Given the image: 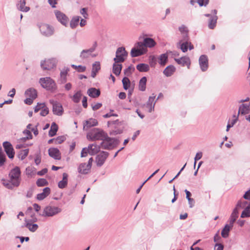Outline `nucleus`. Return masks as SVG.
<instances>
[{
    "label": "nucleus",
    "mask_w": 250,
    "mask_h": 250,
    "mask_svg": "<svg viewBox=\"0 0 250 250\" xmlns=\"http://www.w3.org/2000/svg\"><path fill=\"white\" fill-rule=\"evenodd\" d=\"M250 111V105L247 104H242L239 107L238 114L245 115L248 114Z\"/></svg>",
    "instance_id": "nucleus-27"
},
{
    "label": "nucleus",
    "mask_w": 250,
    "mask_h": 250,
    "mask_svg": "<svg viewBox=\"0 0 250 250\" xmlns=\"http://www.w3.org/2000/svg\"><path fill=\"white\" fill-rule=\"evenodd\" d=\"M156 44V42L152 38H144L143 42H139L135 44L131 50L130 55L132 57H136L144 55L147 52V47L152 48Z\"/></svg>",
    "instance_id": "nucleus-1"
},
{
    "label": "nucleus",
    "mask_w": 250,
    "mask_h": 250,
    "mask_svg": "<svg viewBox=\"0 0 250 250\" xmlns=\"http://www.w3.org/2000/svg\"><path fill=\"white\" fill-rule=\"evenodd\" d=\"M57 60L56 59L52 58L42 61L41 66L43 70H51L56 67Z\"/></svg>",
    "instance_id": "nucleus-9"
},
{
    "label": "nucleus",
    "mask_w": 250,
    "mask_h": 250,
    "mask_svg": "<svg viewBox=\"0 0 250 250\" xmlns=\"http://www.w3.org/2000/svg\"><path fill=\"white\" fill-rule=\"evenodd\" d=\"M175 71V68L173 65L167 66L163 71V73L167 77L171 76Z\"/></svg>",
    "instance_id": "nucleus-32"
},
{
    "label": "nucleus",
    "mask_w": 250,
    "mask_h": 250,
    "mask_svg": "<svg viewBox=\"0 0 250 250\" xmlns=\"http://www.w3.org/2000/svg\"><path fill=\"white\" fill-rule=\"evenodd\" d=\"M61 211V208L59 207L47 206L43 208L42 213L41 212L39 213V215L44 217H53L60 213Z\"/></svg>",
    "instance_id": "nucleus-3"
},
{
    "label": "nucleus",
    "mask_w": 250,
    "mask_h": 250,
    "mask_svg": "<svg viewBox=\"0 0 250 250\" xmlns=\"http://www.w3.org/2000/svg\"><path fill=\"white\" fill-rule=\"evenodd\" d=\"M39 83L42 86L48 90H54L56 89V84L50 77L41 78Z\"/></svg>",
    "instance_id": "nucleus-5"
},
{
    "label": "nucleus",
    "mask_w": 250,
    "mask_h": 250,
    "mask_svg": "<svg viewBox=\"0 0 250 250\" xmlns=\"http://www.w3.org/2000/svg\"><path fill=\"white\" fill-rule=\"evenodd\" d=\"M202 157V153L201 152H197L194 158V166H195L196 161L201 159Z\"/></svg>",
    "instance_id": "nucleus-56"
},
{
    "label": "nucleus",
    "mask_w": 250,
    "mask_h": 250,
    "mask_svg": "<svg viewBox=\"0 0 250 250\" xmlns=\"http://www.w3.org/2000/svg\"><path fill=\"white\" fill-rule=\"evenodd\" d=\"M10 180L15 187H18L20 184L21 171L19 167H16L9 173Z\"/></svg>",
    "instance_id": "nucleus-6"
},
{
    "label": "nucleus",
    "mask_w": 250,
    "mask_h": 250,
    "mask_svg": "<svg viewBox=\"0 0 250 250\" xmlns=\"http://www.w3.org/2000/svg\"><path fill=\"white\" fill-rule=\"evenodd\" d=\"M50 193V189L46 187L43 189L42 192L38 194L37 199L39 200H42L45 198Z\"/></svg>",
    "instance_id": "nucleus-24"
},
{
    "label": "nucleus",
    "mask_w": 250,
    "mask_h": 250,
    "mask_svg": "<svg viewBox=\"0 0 250 250\" xmlns=\"http://www.w3.org/2000/svg\"><path fill=\"white\" fill-rule=\"evenodd\" d=\"M80 17L79 16L74 17L71 21L70 25L72 28H75L79 23Z\"/></svg>",
    "instance_id": "nucleus-39"
},
{
    "label": "nucleus",
    "mask_w": 250,
    "mask_h": 250,
    "mask_svg": "<svg viewBox=\"0 0 250 250\" xmlns=\"http://www.w3.org/2000/svg\"><path fill=\"white\" fill-rule=\"evenodd\" d=\"M108 155V152L105 151H102L100 153L96 158V162L97 166L101 167L104 164Z\"/></svg>",
    "instance_id": "nucleus-13"
},
{
    "label": "nucleus",
    "mask_w": 250,
    "mask_h": 250,
    "mask_svg": "<svg viewBox=\"0 0 250 250\" xmlns=\"http://www.w3.org/2000/svg\"><path fill=\"white\" fill-rule=\"evenodd\" d=\"M119 143V140L109 137L106 134L105 138L101 142V146L103 149L110 150L114 148Z\"/></svg>",
    "instance_id": "nucleus-4"
},
{
    "label": "nucleus",
    "mask_w": 250,
    "mask_h": 250,
    "mask_svg": "<svg viewBox=\"0 0 250 250\" xmlns=\"http://www.w3.org/2000/svg\"><path fill=\"white\" fill-rule=\"evenodd\" d=\"M243 198L246 200L250 199V189L245 192L243 195Z\"/></svg>",
    "instance_id": "nucleus-64"
},
{
    "label": "nucleus",
    "mask_w": 250,
    "mask_h": 250,
    "mask_svg": "<svg viewBox=\"0 0 250 250\" xmlns=\"http://www.w3.org/2000/svg\"><path fill=\"white\" fill-rule=\"evenodd\" d=\"M238 217V210L236 209H234L231 213L229 218V225L233 227V223L235 222Z\"/></svg>",
    "instance_id": "nucleus-29"
},
{
    "label": "nucleus",
    "mask_w": 250,
    "mask_h": 250,
    "mask_svg": "<svg viewBox=\"0 0 250 250\" xmlns=\"http://www.w3.org/2000/svg\"><path fill=\"white\" fill-rule=\"evenodd\" d=\"M89 152L90 149L88 148V146L87 147L83 148L81 151V157H84L86 156L88 153L89 154Z\"/></svg>",
    "instance_id": "nucleus-53"
},
{
    "label": "nucleus",
    "mask_w": 250,
    "mask_h": 250,
    "mask_svg": "<svg viewBox=\"0 0 250 250\" xmlns=\"http://www.w3.org/2000/svg\"><path fill=\"white\" fill-rule=\"evenodd\" d=\"M55 13L58 21L62 24L66 25L68 22V18L65 14L58 10H56Z\"/></svg>",
    "instance_id": "nucleus-17"
},
{
    "label": "nucleus",
    "mask_w": 250,
    "mask_h": 250,
    "mask_svg": "<svg viewBox=\"0 0 250 250\" xmlns=\"http://www.w3.org/2000/svg\"><path fill=\"white\" fill-rule=\"evenodd\" d=\"M50 103L52 104L53 105V113L58 116L62 115L63 112L62 105L60 103L54 101L53 100L50 101Z\"/></svg>",
    "instance_id": "nucleus-12"
},
{
    "label": "nucleus",
    "mask_w": 250,
    "mask_h": 250,
    "mask_svg": "<svg viewBox=\"0 0 250 250\" xmlns=\"http://www.w3.org/2000/svg\"><path fill=\"white\" fill-rule=\"evenodd\" d=\"M64 140L63 136H59L55 139V144H60L63 142Z\"/></svg>",
    "instance_id": "nucleus-57"
},
{
    "label": "nucleus",
    "mask_w": 250,
    "mask_h": 250,
    "mask_svg": "<svg viewBox=\"0 0 250 250\" xmlns=\"http://www.w3.org/2000/svg\"><path fill=\"white\" fill-rule=\"evenodd\" d=\"M92 162L93 158H90L88 160L87 165L86 166V169H82L83 167L85 166V163H82L81 164H80L78 169V172L81 174H87L91 169Z\"/></svg>",
    "instance_id": "nucleus-14"
},
{
    "label": "nucleus",
    "mask_w": 250,
    "mask_h": 250,
    "mask_svg": "<svg viewBox=\"0 0 250 250\" xmlns=\"http://www.w3.org/2000/svg\"><path fill=\"white\" fill-rule=\"evenodd\" d=\"M2 184L3 186L8 189H12L14 187L13 183L11 182V180L8 181L6 180H2Z\"/></svg>",
    "instance_id": "nucleus-48"
},
{
    "label": "nucleus",
    "mask_w": 250,
    "mask_h": 250,
    "mask_svg": "<svg viewBox=\"0 0 250 250\" xmlns=\"http://www.w3.org/2000/svg\"><path fill=\"white\" fill-rule=\"evenodd\" d=\"M88 148L90 149L89 154L90 155H94L100 150V146L95 144L89 145Z\"/></svg>",
    "instance_id": "nucleus-25"
},
{
    "label": "nucleus",
    "mask_w": 250,
    "mask_h": 250,
    "mask_svg": "<svg viewBox=\"0 0 250 250\" xmlns=\"http://www.w3.org/2000/svg\"><path fill=\"white\" fill-rule=\"evenodd\" d=\"M97 44L96 42H95L93 46L88 49H84L83 50L80 55V57L81 59L83 60L87 59L89 58L90 57H94L96 56L95 55L93 54V52L95 50L96 48L97 47Z\"/></svg>",
    "instance_id": "nucleus-8"
},
{
    "label": "nucleus",
    "mask_w": 250,
    "mask_h": 250,
    "mask_svg": "<svg viewBox=\"0 0 250 250\" xmlns=\"http://www.w3.org/2000/svg\"><path fill=\"white\" fill-rule=\"evenodd\" d=\"M67 177L68 175L66 173L62 174V180L60 181L58 183V187L60 188H64L67 184Z\"/></svg>",
    "instance_id": "nucleus-31"
},
{
    "label": "nucleus",
    "mask_w": 250,
    "mask_h": 250,
    "mask_svg": "<svg viewBox=\"0 0 250 250\" xmlns=\"http://www.w3.org/2000/svg\"><path fill=\"white\" fill-rule=\"evenodd\" d=\"M131 68L130 66H129L128 68H126L124 70L125 75L126 76H129L131 73Z\"/></svg>",
    "instance_id": "nucleus-62"
},
{
    "label": "nucleus",
    "mask_w": 250,
    "mask_h": 250,
    "mask_svg": "<svg viewBox=\"0 0 250 250\" xmlns=\"http://www.w3.org/2000/svg\"><path fill=\"white\" fill-rule=\"evenodd\" d=\"M80 13L85 19L87 18L88 14L87 13V8H82L80 11Z\"/></svg>",
    "instance_id": "nucleus-58"
},
{
    "label": "nucleus",
    "mask_w": 250,
    "mask_h": 250,
    "mask_svg": "<svg viewBox=\"0 0 250 250\" xmlns=\"http://www.w3.org/2000/svg\"><path fill=\"white\" fill-rule=\"evenodd\" d=\"M81 97L82 93L81 92L79 91L73 95L72 100L74 103H78L80 102Z\"/></svg>",
    "instance_id": "nucleus-45"
},
{
    "label": "nucleus",
    "mask_w": 250,
    "mask_h": 250,
    "mask_svg": "<svg viewBox=\"0 0 250 250\" xmlns=\"http://www.w3.org/2000/svg\"><path fill=\"white\" fill-rule=\"evenodd\" d=\"M127 52L124 47H120L117 48L116 52V57L114 58V61L116 63L123 62L127 56Z\"/></svg>",
    "instance_id": "nucleus-7"
},
{
    "label": "nucleus",
    "mask_w": 250,
    "mask_h": 250,
    "mask_svg": "<svg viewBox=\"0 0 250 250\" xmlns=\"http://www.w3.org/2000/svg\"><path fill=\"white\" fill-rule=\"evenodd\" d=\"M44 103H38L34 108V112H38L39 110H42V109L44 107Z\"/></svg>",
    "instance_id": "nucleus-55"
},
{
    "label": "nucleus",
    "mask_w": 250,
    "mask_h": 250,
    "mask_svg": "<svg viewBox=\"0 0 250 250\" xmlns=\"http://www.w3.org/2000/svg\"><path fill=\"white\" fill-rule=\"evenodd\" d=\"M3 146L4 151L10 159H13L14 157L15 152L12 144L7 141L3 143Z\"/></svg>",
    "instance_id": "nucleus-11"
},
{
    "label": "nucleus",
    "mask_w": 250,
    "mask_h": 250,
    "mask_svg": "<svg viewBox=\"0 0 250 250\" xmlns=\"http://www.w3.org/2000/svg\"><path fill=\"white\" fill-rule=\"evenodd\" d=\"M49 155L55 160H60L61 159V153L59 150L55 147H51L48 149Z\"/></svg>",
    "instance_id": "nucleus-18"
},
{
    "label": "nucleus",
    "mask_w": 250,
    "mask_h": 250,
    "mask_svg": "<svg viewBox=\"0 0 250 250\" xmlns=\"http://www.w3.org/2000/svg\"><path fill=\"white\" fill-rule=\"evenodd\" d=\"M147 79L146 77H143L141 79L139 83V89L140 91H144L146 88V83Z\"/></svg>",
    "instance_id": "nucleus-36"
},
{
    "label": "nucleus",
    "mask_w": 250,
    "mask_h": 250,
    "mask_svg": "<svg viewBox=\"0 0 250 250\" xmlns=\"http://www.w3.org/2000/svg\"><path fill=\"white\" fill-rule=\"evenodd\" d=\"M188 200L189 208H193V207L194 205V203H195L194 199L193 198H189V199H188Z\"/></svg>",
    "instance_id": "nucleus-63"
},
{
    "label": "nucleus",
    "mask_w": 250,
    "mask_h": 250,
    "mask_svg": "<svg viewBox=\"0 0 250 250\" xmlns=\"http://www.w3.org/2000/svg\"><path fill=\"white\" fill-rule=\"evenodd\" d=\"M248 204V202L247 201H239L236 206V207L234 209H236L237 210H238L239 208H242L246 207V206Z\"/></svg>",
    "instance_id": "nucleus-47"
},
{
    "label": "nucleus",
    "mask_w": 250,
    "mask_h": 250,
    "mask_svg": "<svg viewBox=\"0 0 250 250\" xmlns=\"http://www.w3.org/2000/svg\"><path fill=\"white\" fill-rule=\"evenodd\" d=\"M187 40V38H184L183 41H180L178 43V45L183 52H187L188 49L189 42Z\"/></svg>",
    "instance_id": "nucleus-23"
},
{
    "label": "nucleus",
    "mask_w": 250,
    "mask_h": 250,
    "mask_svg": "<svg viewBox=\"0 0 250 250\" xmlns=\"http://www.w3.org/2000/svg\"><path fill=\"white\" fill-rule=\"evenodd\" d=\"M199 64L201 70L205 71L208 68V59L207 56L201 55L199 60Z\"/></svg>",
    "instance_id": "nucleus-16"
},
{
    "label": "nucleus",
    "mask_w": 250,
    "mask_h": 250,
    "mask_svg": "<svg viewBox=\"0 0 250 250\" xmlns=\"http://www.w3.org/2000/svg\"><path fill=\"white\" fill-rule=\"evenodd\" d=\"M106 134L102 130L95 128L91 130L87 134V138L90 141L101 140L105 138Z\"/></svg>",
    "instance_id": "nucleus-2"
},
{
    "label": "nucleus",
    "mask_w": 250,
    "mask_h": 250,
    "mask_svg": "<svg viewBox=\"0 0 250 250\" xmlns=\"http://www.w3.org/2000/svg\"><path fill=\"white\" fill-rule=\"evenodd\" d=\"M48 112L49 109L45 105L44 107L42 109L40 115L42 116H45L48 114Z\"/></svg>",
    "instance_id": "nucleus-54"
},
{
    "label": "nucleus",
    "mask_w": 250,
    "mask_h": 250,
    "mask_svg": "<svg viewBox=\"0 0 250 250\" xmlns=\"http://www.w3.org/2000/svg\"><path fill=\"white\" fill-rule=\"evenodd\" d=\"M39 27L41 33L45 36H50L54 33L53 28L47 24L41 23Z\"/></svg>",
    "instance_id": "nucleus-10"
},
{
    "label": "nucleus",
    "mask_w": 250,
    "mask_h": 250,
    "mask_svg": "<svg viewBox=\"0 0 250 250\" xmlns=\"http://www.w3.org/2000/svg\"><path fill=\"white\" fill-rule=\"evenodd\" d=\"M175 61L180 65L182 66H187L188 68H189L190 64V61L188 57H182L179 59H175Z\"/></svg>",
    "instance_id": "nucleus-20"
},
{
    "label": "nucleus",
    "mask_w": 250,
    "mask_h": 250,
    "mask_svg": "<svg viewBox=\"0 0 250 250\" xmlns=\"http://www.w3.org/2000/svg\"><path fill=\"white\" fill-rule=\"evenodd\" d=\"M232 226L229 225H226L221 232V235L224 238H227L229 236V233Z\"/></svg>",
    "instance_id": "nucleus-37"
},
{
    "label": "nucleus",
    "mask_w": 250,
    "mask_h": 250,
    "mask_svg": "<svg viewBox=\"0 0 250 250\" xmlns=\"http://www.w3.org/2000/svg\"><path fill=\"white\" fill-rule=\"evenodd\" d=\"M122 68V65L119 63H116L114 62L113 64L112 71L113 73L116 76L120 75Z\"/></svg>",
    "instance_id": "nucleus-30"
},
{
    "label": "nucleus",
    "mask_w": 250,
    "mask_h": 250,
    "mask_svg": "<svg viewBox=\"0 0 250 250\" xmlns=\"http://www.w3.org/2000/svg\"><path fill=\"white\" fill-rule=\"evenodd\" d=\"M29 139H31V136H30V137L26 136L24 137L21 138L18 140V141L20 143H23V142H26L27 140H29Z\"/></svg>",
    "instance_id": "nucleus-61"
},
{
    "label": "nucleus",
    "mask_w": 250,
    "mask_h": 250,
    "mask_svg": "<svg viewBox=\"0 0 250 250\" xmlns=\"http://www.w3.org/2000/svg\"><path fill=\"white\" fill-rule=\"evenodd\" d=\"M25 0H21L20 3L18 4V8L21 11L27 12L30 8L28 6H25Z\"/></svg>",
    "instance_id": "nucleus-34"
},
{
    "label": "nucleus",
    "mask_w": 250,
    "mask_h": 250,
    "mask_svg": "<svg viewBox=\"0 0 250 250\" xmlns=\"http://www.w3.org/2000/svg\"><path fill=\"white\" fill-rule=\"evenodd\" d=\"M25 226L30 231L35 232L38 229V225L36 224H31L29 221L25 220Z\"/></svg>",
    "instance_id": "nucleus-33"
},
{
    "label": "nucleus",
    "mask_w": 250,
    "mask_h": 250,
    "mask_svg": "<svg viewBox=\"0 0 250 250\" xmlns=\"http://www.w3.org/2000/svg\"><path fill=\"white\" fill-rule=\"evenodd\" d=\"M58 129V126L57 125L53 122L51 125L50 129L49 131L48 135L50 137H53L56 134V132H57Z\"/></svg>",
    "instance_id": "nucleus-35"
},
{
    "label": "nucleus",
    "mask_w": 250,
    "mask_h": 250,
    "mask_svg": "<svg viewBox=\"0 0 250 250\" xmlns=\"http://www.w3.org/2000/svg\"><path fill=\"white\" fill-rule=\"evenodd\" d=\"M25 95L26 97L35 99L37 96V93L34 88H30L25 91Z\"/></svg>",
    "instance_id": "nucleus-28"
},
{
    "label": "nucleus",
    "mask_w": 250,
    "mask_h": 250,
    "mask_svg": "<svg viewBox=\"0 0 250 250\" xmlns=\"http://www.w3.org/2000/svg\"><path fill=\"white\" fill-rule=\"evenodd\" d=\"M69 68L68 67H64L60 72V78L59 82L61 83H64L67 81V76L68 72L69 71Z\"/></svg>",
    "instance_id": "nucleus-19"
},
{
    "label": "nucleus",
    "mask_w": 250,
    "mask_h": 250,
    "mask_svg": "<svg viewBox=\"0 0 250 250\" xmlns=\"http://www.w3.org/2000/svg\"><path fill=\"white\" fill-rule=\"evenodd\" d=\"M250 216V206H247L245 208L244 210L242 211L241 217L245 218Z\"/></svg>",
    "instance_id": "nucleus-43"
},
{
    "label": "nucleus",
    "mask_w": 250,
    "mask_h": 250,
    "mask_svg": "<svg viewBox=\"0 0 250 250\" xmlns=\"http://www.w3.org/2000/svg\"><path fill=\"white\" fill-rule=\"evenodd\" d=\"M100 69V64L98 62H96L92 65V71L98 72V71Z\"/></svg>",
    "instance_id": "nucleus-51"
},
{
    "label": "nucleus",
    "mask_w": 250,
    "mask_h": 250,
    "mask_svg": "<svg viewBox=\"0 0 250 250\" xmlns=\"http://www.w3.org/2000/svg\"><path fill=\"white\" fill-rule=\"evenodd\" d=\"M29 150L28 149L21 150L18 154V157L21 160L25 158L28 154Z\"/></svg>",
    "instance_id": "nucleus-42"
},
{
    "label": "nucleus",
    "mask_w": 250,
    "mask_h": 250,
    "mask_svg": "<svg viewBox=\"0 0 250 250\" xmlns=\"http://www.w3.org/2000/svg\"><path fill=\"white\" fill-rule=\"evenodd\" d=\"M212 12L213 13V15L209 19L208 23V27L211 29H213L216 26L217 20V17L216 16L217 11L213 10Z\"/></svg>",
    "instance_id": "nucleus-21"
},
{
    "label": "nucleus",
    "mask_w": 250,
    "mask_h": 250,
    "mask_svg": "<svg viewBox=\"0 0 250 250\" xmlns=\"http://www.w3.org/2000/svg\"><path fill=\"white\" fill-rule=\"evenodd\" d=\"M89 152L90 149L88 148V146L87 147L83 148L81 151V157H84L86 156L88 153L89 154Z\"/></svg>",
    "instance_id": "nucleus-52"
},
{
    "label": "nucleus",
    "mask_w": 250,
    "mask_h": 250,
    "mask_svg": "<svg viewBox=\"0 0 250 250\" xmlns=\"http://www.w3.org/2000/svg\"><path fill=\"white\" fill-rule=\"evenodd\" d=\"M5 159V155L2 151L1 147H0V167L4 165Z\"/></svg>",
    "instance_id": "nucleus-46"
},
{
    "label": "nucleus",
    "mask_w": 250,
    "mask_h": 250,
    "mask_svg": "<svg viewBox=\"0 0 250 250\" xmlns=\"http://www.w3.org/2000/svg\"><path fill=\"white\" fill-rule=\"evenodd\" d=\"M198 3L200 6L206 5L208 3V0H198Z\"/></svg>",
    "instance_id": "nucleus-59"
},
{
    "label": "nucleus",
    "mask_w": 250,
    "mask_h": 250,
    "mask_svg": "<svg viewBox=\"0 0 250 250\" xmlns=\"http://www.w3.org/2000/svg\"><path fill=\"white\" fill-rule=\"evenodd\" d=\"M136 68L140 72H147L149 69L148 64L146 63H140L136 66Z\"/></svg>",
    "instance_id": "nucleus-38"
},
{
    "label": "nucleus",
    "mask_w": 250,
    "mask_h": 250,
    "mask_svg": "<svg viewBox=\"0 0 250 250\" xmlns=\"http://www.w3.org/2000/svg\"><path fill=\"white\" fill-rule=\"evenodd\" d=\"M47 184V182L44 179H40L37 181V185L38 187H42Z\"/></svg>",
    "instance_id": "nucleus-50"
},
{
    "label": "nucleus",
    "mask_w": 250,
    "mask_h": 250,
    "mask_svg": "<svg viewBox=\"0 0 250 250\" xmlns=\"http://www.w3.org/2000/svg\"><path fill=\"white\" fill-rule=\"evenodd\" d=\"M159 63L161 65H165L167 60V56L166 54H163L161 55L159 57Z\"/></svg>",
    "instance_id": "nucleus-40"
},
{
    "label": "nucleus",
    "mask_w": 250,
    "mask_h": 250,
    "mask_svg": "<svg viewBox=\"0 0 250 250\" xmlns=\"http://www.w3.org/2000/svg\"><path fill=\"white\" fill-rule=\"evenodd\" d=\"M224 246L221 244H216L214 246V250H223Z\"/></svg>",
    "instance_id": "nucleus-60"
},
{
    "label": "nucleus",
    "mask_w": 250,
    "mask_h": 250,
    "mask_svg": "<svg viewBox=\"0 0 250 250\" xmlns=\"http://www.w3.org/2000/svg\"><path fill=\"white\" fill-rule=\"evenodd\" d=\"M87 94L92 98H97L100 95V91L95 88H90L87 92Z\"/></svg>",
    "instance_id": "nucleus-26"
},
{
    "label": "nucleus",
    "mask_w": 250,
    "mask_h": 250,
    "mask_svg": "<svg viewBox=\"0 0 250 250\" xmlns=\"http://www.w3.org/2000/svg\"><path fill=\"white\" fill-rule=\"evenodd\" d=\"M122 83L124 88L125 90H127V89L129 88V87L130 86V82L129 79L127 77H124L122 80Z\"/></svg>",
    "instance_id": "nucleus-41"
},
{
    "label": "nucleus",
    "mask_w": 250,
    "mask_h": 250,
    "mask_svg": "<svg viewBox=\"0 0 250 250\" xmlns=\"http://www.w3.org/2000/svg\"><path fill=\"white\" fill-rule=\"evenodd\" d=\"M122 132H123V129L122 128L115 127V128L114 129H113L111 131H110V134L111 135H116L122 133Z\"/></svg>",
    "instance_id": "nucleus-49"
},
{
    "label": "nucleus",
    "mask_w": 250,
    "mask_h": 250,
    "mask_svg": "<svg viewBox=\"0 0 250 250\" xmlns=\"http://www.w3.org/2000/svg\"><path fill=\"white\" fill-rule=\"evenodd\" d=\"M98 125V122L96 119H90L86 121L83 124V129L87 130L89 128L96 126Z\"/></svg>",
    "instance_id": "nucleus-22"
},
{
    "label": "nucleus",
    "mask_w": 250,
    "mask_h": 250,
    "mask_svg": "<svg viewBox=\"0 0 250 250\" xmlns=\"http://www.w3.org/2000/svg\"><path fill=\"white\" fill-rule=\"evenodd\" d=\"M179 30L180 31V32L183 34V39L184 38H188V29L187 27H186L185 25H183L179 27Z\"/></svg>",
    "instance_id": "nucleus-44"
},
{
    "label": "nucleus",
    "mask_w": 250,
    "mask_h": 250,
    "mask_svg": "<svg viewBox=\"0 0 250 250\" xmlns=\"http://www.w3.org/2000/svg\"><path fill=\"white\" fill-rule=\"evenodd\" d=\"M155 98V95L154 94H152V95L149 97L146 104L144 105V106L148 109L149 112H151L154 110V107L156 103V101H154Z\"/></svg>",
    "instance_id": "nucleus-15"
}]
</instances>
